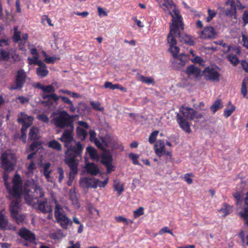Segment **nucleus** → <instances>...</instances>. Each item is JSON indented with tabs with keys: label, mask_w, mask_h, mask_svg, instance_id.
<instances>
[{
	"label": "nucleus",
	"mask_w": 248,
	"mask_h": 248,
	"mask_svg": "<svg viewBox=\"0 0 248 248\" xmlns=\"http://www.w3.org/2000/svg\"><path fill=\"white\" fill-rule=\"evenodd\" d=\"M74 129V126L65 129L59 138L64 143L65 147L67 148L65 152V158L76 159V157L80 156L82 153L83 146L79 142L75 140Z\"/></svg>",
	"instance_id": "1"
},
{
	"label": "nucleus",
	"mask_w": 248,
	"mask_h": 248,
	"mask_svg": "<svg viewBox=\"0 0 248 248\" xmlns=\"http://www.w3.org/2000/svg\"><path fill=\"white\" fill-rule=\"evenodd\" d=\"M173 11L174 14L170 12L172 17V23L170 25V31L168 35L167 41L170 45L169 51L172 55H175L179 52V47L176 46L177 41L175 38L177 35L178 36L179 31L183 30L184 25L182 23V18L180 16L178 12L176 10H174Z\"/></svg>",
	"instance_id": "2"
},
{
	"label": "nucleus",
	"mask_w": 248,
	"mask_h": 248,
	"mask_svg": "<svg viewBox=\"0 0 248 248\" xmlns=\"http://www.w3.org/2000/svg\"><path fill=\"white\" fill-rule=\"evenodd\" d=\"M202 117L201 113L192 108L182 106L180 108L179 112L176 113V121L181 128L186 133H190L191 130L190 124L187 120L200 119Z\"/></svg>",
	"instance_id": "3"
},
{
	"label": "nucleus",
	"mask_w": 248,
	"mask_h": 248,
	"mask_svg": "<svg viewBox=\"0 0 248 248\" xmlns=\"http://www.w3.org/2000/svg\"><path fill=\"white\" fill-rule=\"evenodd\" d=\"M77 115H70L66 111H61L51 121L56 128H69L74 126V119Z\"/></svg>",
	"instance_id": "4"
},
{
	"label": "nucleus",
	"mask_w": 248,
	"mask_h": 248,
	"mask_svg": "<svg viewBox=\"0 0 248 248\" xmlns=\"http://www.w3.org/2000/svg\"><path fill=\"white\" fill-rule=\"evenodd\" d=\"M25 200L30 203L33 199L42 198L44 195L42 188L33 180L28 181L27 186L24 188Z\"/></svg>",
	"instance_id": "5"
},
{
	"label": "nucleus",
	"mask_w": 248,
	"mask_h": 248,
	"mask_svg": "<svg viewBox=\"0 0 248 248\" xmlns=\"http://www.w3.org/2000/svg\"><path fill=\"white\" fill-rule=\"evenodd\" d=\"M55 203L54 209V217L57 222L60 224L62 228L64 229L68 228L69 225H72V221L66 215L62 205L58 203L56 200H54Z\"/></svg>",
	"instance_id": "6"
},
{
	"label": "nucleus",
	"mask_w": 248,
	"mask_h": 248,
	"mask_svg": "<svg viewBox=\"0 0 248 248\" xmlns=\"http://www.w3.org/2000/svg\"><path fill=\"white\" fill-rule=\"evenodd\" d=\"M108 181L107 178L104 181H101L93 177H85L81 178L79 181L80 186L83 188H96L97 186L104 187L106 186Z\"/></svg>",
	"instance_id": "7"
},
{
	"label": "nucleus",
	"mask_w": 248,
	"mask_h": 248,
	"mask_svg": "<svg viewBox=\"0 0 248 248\" xmlns=\"http://www.w3.org/2000/svg\"><path fill=\"white\" fill-rule=\"evenodd\" d=\"M16 164L15 156L14 154L5 152L1 155V167L5 171H11L14 170Z\"/></svg>",
	"instance_id": "8"
},
{
	"label": "nucleus",
	"mask_w": 248,
	"mask_h": 248,
	"mask_svg": "<svg viewBox=\"0 0 248 248\" xmlns=\"http://www.w3.org/2000/svg\"><path fill=\"white\" fill-rule=\"evenodd\" d=\"M27 75L23 69H20L16 72L14 82L10 85V90H20L24 86L27 78Z\"/></svg>",
	"instance_id": "9"
},
{
	"label": "nucleus",
	"mask_w": 248,
	"mask_h": 248,
	"mask_svg": "<svg viewBox=\"0 0 248 248\" xmlns=\"http://www.w3.org/2000/svg\"><path fill=\"white\" fill-rule=\"evenodd\" d=\"M14 42L19 43V46L20 49L22 50H25V46L28 42V34L26 33L21 34V31L18 30L17 26L14 27Z\"/></svg>",
	"instance_id": "10"
},
{
	"label": "nucleus",
	"mask_w": 248,
	"mask_h": 248,
	"mask_svg": "<svg viewBox=\"0 0 248 248\" xmlns=\"http://www.w3.org/2000/svg\"><path fill=\"white\" fill-rule=\"evenodd\" d=\"M64 162L70 169V172L69 174V180L67 182V185L70 186L72 185L75 174L78 173V162L76 159L68 158L64 159Z\"/></svg>",
	"instance_id": "11"
},
{
	"label": "nucleus",
	"mask_w": 248,
	"mask_h": 248,
	"mask_svg": "<svg viewBox=\"0 0 248 248\" xmlns=\"http://www.w3.org/2000/svg\"><path fill=\"white\" fill-rule=\"evenodd\" d=\"M203 76L206 80L213 82L219 81L220 73L217 68L213 67H206L202 72Z\"/></svg>",
	"instance_id": "12"
},
{
	"label": "nucleus",
	"mask_w": 248,
	"mask_h": 248,
	"mask_svg": "<svg viewBox=\"0 0 248 248\" xmlns=\"http://www.w3.org/2000/svg\"><path fill=\"white\" fill-rule=\"evenodd\" d=\"M177 54L172 55L174 58L172 62V66L176 70H182L186 64L187 58L184 54H181L180 55H177Z\"/></svg>",
	"instance_id": "13"
},
{
	"label": "nucleus",
	"mask_w": 248,
	"mask_h": 248,
	"mask_svg": "<svg viewBox=\"0 0 248 248\" xmlns=\"http://www.w3.org/2000/svg\"><path fill=\"white\" fill-rule=\"evenodd\" d=\"M226 4L230 6V8L224 9L223 7H220L219 8L220 11L224 13L225 16L230 17H232L234 19H236V8L235 5V2L234 0H227Z\"/></svg>",
	"instance_id": "14"
},
{
	"label": "nucleus",
	"mask_w": 248,
	"mask_h": 248,
	"mask_svg": "<svg viewBox=\"0 0 248 248\" xmlns=\"http://www.w3.org/2000/svg\"><path fill=\"white\" fill-rule=\"evenodd\" d=\"M33 117L21 112L17 116V122L22 124V127L28 128L32 124Z\"/></svg>",
	"instance_id": "15"
},
{
	"label": "nucleus",
	"mask_w": 248,
	"mask_h": 248,
	"mask_svg": "<svg viewBox=\"0 0 248 248\" xmlns=\"http://www.w3.org/2000/svg\"><path fill=\"white\" fill-rule=\"evenodd\" d=\"M37 209L44 214L50 213L52 211V208L50 203L48 202L46 199L37 201Z\"/></svg>",
	"instance_id": "16"
},
{
	"label": "nucleus",
	"mask_w": 248,
	"mask_h": 248,
	"mask_svg": "<svg viewBox=\"0 0 248 248\" xmlns=\"http://www.w3.org/2000/svg\"><path fill=\"white\" fill-rule=\"evenodd\" d=\"M103 142L107 147H111L114 149H119L122 150H124L123 147L116 139L107 137L103 140Z\"/></svg>",
	"instance_id": "17"
},
{
	"label": "nucleus",
	"mask_w": 248,
	"mask_h": 248,
	"mask_svg": "<svg viewBox=\"0 0 248 248\" xmlns=\"http://www.w3.org/2000/svg\"><path fill=\"white\" fill-rule=\"evenodd\" d=\"M217 32L214 27L208 26L201 32L200 37L204 39H212L215 37Z\"/></svg>",
	"instance_id": "18"
},
{
	"label": "nucleus",
	"mask_w": 248,
	"mask_h": 248,
	"mask_svg": "<svg viewBox=\"0 0 248 248\" xmlns=\"http://www.w3.org/2000/svg\"><path fill=\"white\" fill-rule=\"evenodd\" d=\"M18 234L20 237L30 242H33L35 239L34 234L25 228L19 229Z\"/></svg>",
	"instance_id": "19"
},
{
	"label": "nucleus",
	"mask_w": 248,
	"mask_h": 248,
	"mask_svg": "<svg viewBox=\"0 0 248 248\" xmlns=\"http://www.w3.org/2000/svg\"><path fill=\"white\" fill-rule=\"evenodd\" d=\"M0 228L3 230L16 229V227L9 223L6 217L0 212Z\"/></svg>",
	"instance_id": "20"
},
{
	"label": "nucleus",
	"mask_w": 248,
	"mask_h": 248,
	"mask_svg": "<svg viewBox=\"0 0 248 248\" xmlns=\"http://www.w3.org/2000/svg\"><path fill=\"white\" fill-rule=\"evenodd\" d=\"M155 153L159 157L166 154L165 143L162 140H158L156 141L155 145Z\"/></svg>",
	"instance_id": "21"
},
{
	"label": "nucleus",
	"mask_w": 248,
	"mask_h": 248,
	"mask_svg": "<svg viewBox=\"0 0 248 248\" xmlns=\"http://www.w3.org/2000/svg\"><path fill=\"white\" fill-rule=\"evenodd\" d=\"M186 73L190 78H197L200 75L201 69L194 65H191L187 68Z\"/></svg>",
	"instance_id": "22"
},
{
	"label": "nucleus",
	"mask_w": 248,
	"mask_h": 248,
	"mask_svg": "<svg viewBox=\"0 0 248 248\" xmlns=\"http://www.w3.org/2000/svg\"><path fill=\"white\" fill-rule=\"evenodd\" d=\"M216 43L218 44L223 47L222 51L224 53H228L231 50L234 51L236 54L239 55L241 53V49L239 47H235L232 48L231 46L227 45L223 41H218L216 42Z\"/></svg>",
	"instance_id": "23"
},
{
	"label": "nucleus",
	"mask_w": 248,
	"mask_h": 248,
	"mask_svg": "<svg viewBox=\"0 0 248 248\" xmlns=\"http://www.w3.org/2000/svg\"><path fill=\"white\" fill-rule=\"evenodd\" d=\"M11 194L15 197L19 198L21 192V184L19 181L14 179Z\"/></svg>",
	"instance_id": "24"
},
{
	"label": "nucleus",
	"mask_w": 248,
	"mask_h": 248,
	"mask_svg": "<svg viewBox=\"0 0 248 248\" xmlns=\"http://www.w3.org/2000/svg\"><path fill=\"white\" fill-rule=\"evenodd\" d=\"M104 88L106 89L109 88L111 90L120 89L121 91L126 92L127 91L126 89L124 87H122L119 84H113L112 82L109 81H106L104 85Z\"/></svg>",
	"instance_id": "25"
},
{
	"label": "nucleus",
	"mask_w": 248,
	"mask_h": 248,
	"mask_svg": "<svg viewBox=\"0 0 248 248\" xmlns=\"http://www.w3.org/2000/svg\"><path fill=\"white\" fill-rule=\"evenodd\" d=\"M19 201L18 199H16V201H13L10 205V211L11 213V215L15 216L17 213H19Z\"/></svg>",
	"instance_id": "26"
},
{
	"label": "nucleus",
	"mask_w": 248,
	"mask_h": 248,
	"mask_svg": "<svg viewBox=\"0 0 248 248\" xmlns=\"http://www.w3.org/2000/svg\"><path fill=\"white\" fill-rule=\"evenodd\" d=\"M178 36L182 42H184L189 46H192L194 44L193 40L189 35L186 34L181 33L180 31H179V34L178 33Z\"/></svg>",
	"instance_id": "27"
},
{
	"label": "nucleus",
	"mask_w": 248,
	"mask_h": 248,
	"mask_svg": "<svg viewBox=\"0 0 248 248\" xmlns=\"http://www.w3.org/2000/svg\"><path fill=\"white\" fill-rule=\"evenodd\" d=\"M233 210V207L227 203H224L222 207L218 210L219 212H222L224 216L230 214Z\"/></svg>",
	"instance_id": "28"
},
{
	"label": "nucleus",
	"mask_w": 248,
	"mask_h": 248,
	"mask_svg": "<svg viewBox=\"0 0 248 248\" xmlns=\"http://www.w3.org/2000/svg\"><path fill=\"white\" fill-rule=\"evenodd\" d=\"M47 146L48 147L58 151H60L62 150V145L55 140L49 141L47 143Z\"/></svg>",
	"instance_id": "29"
},
{
	"label": "nucleus",
	"mask_w": 248,
	"mask_h": 248,
	"mask_svg": "<svg viewBox=\"0 0 248 248\" xmlns=\"http://www.w3.org/2000/svg\"><path fill=\"white\" fill-rule=\"evenodd\" d=\"M39 129L36 127H32L30 130L29 138L31 140H37L39 138Z\"/></svg>",
	"instance_id": "30"
},
{
	"label": "nucleus",
	"mask_w": 248,
	"mask_h": 248,
	"mask_svg": "<svg viewBox=\"0 0 248 248\" xmlns=\"http://www.w3.org/2000/svg\"><path fill=\"white\" fill-rule=\"evenodd\" d=\"M88 173L92 175H96L99 172V169L94 164H89L86 166Z\"/></svg>",
	"instance_id": "31"
},
{
	"label": "nucleus",
	"mask_w": 248,
	"mask_h": 248,
	"mask_svg": "<svg viewBox=\"0 0 248 248\" xmlns=\"http://www.w3.org/2000/svg\"><path fill=\"white\" fill-rule=\"evenodd\" d=\"M113 187L114 190L117 192L118 196H120L124 190L123 185L118 180H114Z\"/></svg>",
	"instance_id": "32"
},
{
	"label": "nucleus",
	"mask_w": 248,
	"mask_h": 248,
	"mask_svg": "<svg viewBox=\"0 0 248 248\" xmlns=\"http://www.w3.org/2000/svg\"><path fill=\"white\" fill-rule=\"evenodd\" d=\"M48 72L46 66L42 67H37L36 69V74L38 76L41 78H44L46 76Z\"/></svg>",
	"instance_id": "33"
},
{
	"label": "nucleus",
	"mask_w": 248,
	"mask_h": 248,
	"mask_svg": "<svg viewBox=\"0 0 248 248\" xmlns=\"http://www.w3.org/2000/svg\"><path fill=\"white\" fill-rule=\"evenodd\" d=\"M223 107L221 100L217 99L215 101L214 104L211 106L210 109L215 113L218 109Z\"/></svg>",
	"instance_id": "34"
},
{
	"label": "nucleus",
	"mask_w": 248,
	"mask_h": 248,
	"mask_svg": "<svg viewBox=\"0 0 248 248\" xmlns=\"http://www.w3.org/2000/svg\"><path fill=\"white\" fill-rule=\"evenodd\" d=\"M137 79L138 80L144 83L150 84L154 83V80L151 77H145L143 75H137Z\"/></svg>",
	"instance_id": "35"
},
{
	"label": "nucleus",
	"mask_w": 248,
	"mask_h": 248,
	"mask_svg": "<svg viewBox=\"0 0 248 248\" xmlns=\"http://www.w3.org/2000/svg\"><path fill=\"white\" fill-rule=\"evenodd\" d=\"M112 156L108 153H104L102 155L101 162L104 165L111 163Z\"/></svg>",
	"instance_id": "36"
},
{
	"label": "nucleus",
	"mask_w": 248,
	"mask_h": 248,
	"mask_svg": "<svg viewBox=\"0 0 248 248\" xmlns=\"http://www.w3.org/2000/svg\"><path fill=\"white\" fill-rule=\"evenodd\" d=\"M235 109V106L230 102L227 108H225L224 111V115L225 117L226 118H228L231 116L232 112L234 111Z\"/></svg>",
	"instance_id": "37"
},
{
	"label": "nucleus",
	"mask_w": 248,
	"mask_h": 248,
	"mask_svg": "<svg viewBox=\"0 0 248 248\" xmlns=\"http://www.w3.org/2000/svg\"><path fill=\"white\" fill-rule=\"evenodd\" d=\"M77 133L78 138L81 140H84L87 135V133L84 129L78 127L77 128Z\"/></svg>",
	"instance_id": "38"
},
{
	"label": "nucleus",
	"mask_w": 248,
	"mask_h": 248,
	"mask_svg": "<svg viewBox=\"0 0 248 248\" xmlns=\"http://www.w3.org/2000/svg\"><path fill=\"white\" fill-rule=\"evenodd\" d=\"M227 58L233 65H236L239 63V59L236 55L230 53L227 55Z\"/></svg>",
	"instance_id": "39"
},
{
	"label": "nucleus",
	"mask_w": 248,
	"mask_h": 248,
	"mask_svg": "<svg viewBox=\"0 0 248 248\" xmlns=\"http://www.w3.org/2000/svg\"><path fill=\"white\" fill-rule=\"evenodd\" d=\"M69 198L71 201L72 204L77 205L78 204V199L76 195L74 189H71L69 190Z\"/></svg>",
	"instance_id": "40"
},
{
	"label": "nucleus",
	"mask_w": 248,
	"mask_h": 248,
	"mask_svg": "<svg viewBox=\"0 0 248 248\" xmlns=\"http://www.w3.org/2000/svg\"><path fill=\"white\" fill-rule=\"evenodd\" d=\"M50 237L52 239L55 240H59L63 237V234L62 231L59 230L55 232L51 233L50 234Z\"/></svg>",
	"instance_id": "41"
},
{
	"label": "nucleus",
	"mask_w": 248,
	"mask_h": 248,
	"mask_svg": "<svg viewBox=\"0 0 248 248\" xmlns=\"http://www.w3.org/2000/svg\"><path fill=\"white\" fill-rule=\"evenodd\" d=\"M90 104L93 108L96 110L100 111L104 110V108L101 106L100 103L98 101H91Z\"/></svg>",
	"instance_id": "42"
},
{
	"label": "nucleus",
	"mask_w": 248,
	"mask_h": 248,
	"mask_svg": "<svg viewBox=\"0 0 248 248\" xmlns=\"http://www.w3.org/2000/svg\"><path fill=\"white\" fill-rule=\"evenodd\" d=\"M86 152L89 154L91 158L94 159L97 157V152L94 148L88 146L86 148Z\"/></svg>",
	"instance_id": "43"
},
{
	"label": "nucleus",
	"mask_w": 248,
	"mask_h": 248,
	"mask_svg": "<svg viewBox=\"0 0 248 248\" xmlns=\"http://www.w3.org/2000/svg\"><path fill=\"white\" fill-rule=\"evenodd\" d=\"M115 220L118 222H124L126 225L133 223V221L127 219L123 216H117L115 217Z\"/></svg>",
	"instance_id": "44"
},
{
	"label": "nucleus",
	"mask_w": 248,
	"mask_h": 248,
	"mask_svg": "<svg viewBox=\"0 0 248 248\" xmlns=\"http://www.w3.org/2000/svg\"><path fill=\"white\" fill-rule=\"evenodd\" d=\"M239 236L244 245L248 246V234H245L243 232H241Z\"/></svg>",
	"instance_id": "45"
},
{
	"label": "nucleus",
	"mask_w": 248,
	"mask_h": 248,
	"mask_svg": "<svg viewBox=\"0 0 248 248\" xmlns=\"http://www.w3.org/2000/svg\"><path fill=\"white\" fill-rule=\"evenodd\" d=\"M129 157L132 160V162L134 164L140 165L138 161V158H139V155L134 153H130L129 155Z\"/></svg>",
	"instance_id": "46"
},
{
	"label": "nucleus",
	"mask_w": 248,
	"mask_h": 248,
	"mask_svg": "<svg viewBox=\"0 0 248 248\" xmlns=\"http://www.w3.org/2000/svg\"><path fill=\"white\" fill-rule=\"evenodd\" d=\"M12 217L14 218L17 224L22 223L25 218V216L22 214H19V213L15 215V216H12Z\"/></svg>",
	"instance_id": "47"
},
{
	"label": "nucleus",
	"mask_w": 248,
	"mask_h": 248,
	"mask_svg": "<svg viewBox=\"0 0 248 248\" xmlns=\"http://www.w3.org/2000/svg\"><path fill=\"white\" fill-rule=\"evenodd\" d=\"M158 133L159 131L157 130L154 131L151 133L149 138V142L151 144L155 143Z\"/></svg>",
	"instance_id": "48"
},
{
	"label": "nucleus",
	"mask_w": 248,
	"mask_h": 248,
	"mask_svg": "<svg viewBox=\"0 0 248 248\" xmlns=\"http://www.w3.org/2000/svg\"><path fill=\"white\" fill-rule=\"evenodd\" d=\"M242 41L240 44L246 49H248V37L243 33H242Z\"/></svg>",
	"instance_id": "49"
},
{
	"label": "nucleus",
	"mask_w": 248,
	"mask_h": 248,
	"mask_svg": "<svg viewBox=\"0 0 248 248\" xmlns=\"http://www.w3.org/2000/svg\"><path fill=\"white\" fill-rule=\"evenodd\" d=\"M43 168V174L50 173L52 171L50 169V164L49 163H46L42 165Z\"/></svg>",
	"instance_id": "50"
},
{
	"label": "nucleus",
	"mask_w": 248,
	"mask_h": 248,
	"mask_svg": "<svg viewBox=\"0 0 248 248\" xmlns=\"http://www.w3.org/2000/svg\"><path fill=\"white\" fill-rule=\"evenodd\" d=\"M9 52L3 49L0 50V57L3 60H7L9 58Z\"/></svg>",
	"instance_id": "51"
},
{
	"label": "nucleus",
	"mask_w": 248,
	"mask_h": 248,
	"mask_svg": "<svg viewBox=\"0 0 248 248\" xmlns=\"http://www.w3.org/2000/svg\"><path fill=\"white\" fill-rule=\"evenodd\" d=\"M194 175L192 173H186L184 175V179L185 181L188 184L190 185L192 183L193 180L190 177H193Z\"/></svg>",
	"instance_id": "52"
},
{
	"label": "nucleus",
	"mask_w": 248,
	"mask_h": 248,
	"mask_svg": "<svg viewBox=\"0 0 248 248\" xmlns=\"http://www.w3.org/2000/svg\"><path fill=\"white\" fill-rule=\"evenodd\" d=\"M242 19L243 22V26L248 24V10L244 11L242 16Z\"/></svg>",
	"instance_id": "53"
},
{
	"label": "nucleus",
	"mask_w": 248,
	"mask_h": 248,
	"mask_svg": "<svg viewBox=\"0 0 248 248\" xmlns=\"http://www.w3.org/2000/svg\"><path fill=\"white\" fill-rule=\"evenodd\" d=\"M43 91L45 93H54L55 89L52 85H49L47 86H44Z\"/></svg>",
	"instance_id": "54"
},
{
	"label": "nucleus",
	"mask_w": 248,
	"mask_h": 248,
	"mask_svg": "<svg viewBox=\"0 0 248 248\" xmlns=\"http://www.w3.org/2000/svg\"><path fill=\"white\" fill-rule=\"evenodd\" d=\"M144 214V208L142 207H139L137 210L134 211L135 218H137Z\"/></svg>",
	"instance_id": "55"
},
{
	"label": "nucleus",
	"mask_w": 248,
	"mask_h": 248,
	"mask_svg": "<svg viewBox=\"0 0 248 248\" xmlns=\"http://www.w3.org/2000/svg\"><path fill=\"white\" fill-rule=\"evenodd\" d=\"M208 16L206 19L207 22H210L216 15L217 13L214 10L210 9L208 10Z\"/></svg>",
	"instance_id": "56"
},
{
	"label": "nucleus",
	"mask_w": 248,
	"mask_h": 248,
	"mask_svg": "<svg viewBox=\"0 0 248 248\" xmlns=\"http://www.w3.org/2000/svg\"><path fill=\"white\" fill-rule=\"evenodd\" d=\"M57 171L59 174L58 181L61 183L64 178V171L62 168L59 167L57 169Z\"/></svg>",
	"instance_id": "57"
},
{
	"label": "nucleus",
	"mask_w": 248,
	"mask_h": 248,
	"mask_svg": "<svg viewBox=\"0 0 248 248\" xmlns=\"http://www.w3.org/2000/svg\"><path fill=\"white\" fill-rule=\"evenodd\" d=\"M241 93L244 97L248 99V94H247V85L242 82L241 87Z\"/></svg>",
	"instance_id": "58"
},
{
	"label": "nucleus",
	"mask_w": 248,
	"mask_h": 248,
	"mask_svg": "<svg viewBox=\"0 0 248 248\" xmlns=\"http://www.w3.org/2000/svg\"><path fill=\"white\" fill-rule=\"evenodd\" d=\"M37 118L38 120L44 122V123H48L49 122V118L45 114H41L37 116Z\"/></svg>",
	"instance_id": "59"
},
{
	"label": "nucleus",
	"mask_w": 248,
	"mask_h": 248,
	"mask_svg": "<svg viewBox=\"0 0 248 248\" xmlns=\"http://www.w3.org/2000/svg\"><path fill=\"white\" fill-rule=\"evenodd\" d=\"M28 173H32L33 170L36 168V163L32 160L31 161L30 164L27 167Z\"/></svg>",
	"instance_id": "60"
},
{
	"label": "nucleus",
	"mask_w": 248,
	"mask_h": 248,
	"mask_svg": "<svg viewBox=\"0 0 248 248\" xmlns=\"http://www.w3.org/2000/svg\"><path fill=\"white\" fill-rule=\"evenodd\" d=\"M17 100L22 104L28 103L30 101V99L28 97L24 96H18L17 98Z\"/></svg>",
	"instance_id": "61"
},
{
	"label": "nucleus",
	"mask_w": 248,
	"mask_h": 248,
	"mask_svg": "<svg viewBox=\"0 0 248 248\" xmlns=\"http://www.w3.org/2000/svg\"><path fill=\"white\" fill-rule=\"evenodd\" d=\"M164 2L162 3H160L161 6H164L167 8H171L172 5L173 4L172 0H163Z\"/></svg>",
	"instance_id": "62"
},
{
	"label": "nucleus",
	"mask_w": 248,
	"mask_h": 248,
	"mask_svg": "<svg viewBox=\"0 0 248 248\" xmlns=\"http://www.w3.org/2000/svg\"><path fill=\"white\" fill-rule=\"evenodd\" d=\"M28 128H25L24 127H22L21 129V135L20 136V139L22 140V141L25 143L26 141V131Z\"/></svg>",
	"instance_id": "63"
},
{
	"label": "nucleus",
	"mask_w": 248,
	"mask_h": 248,
	"mask_svg": "<svg viewBox=\"0 0 248 248\" xmlns=\"http://www.w3.org/2000/svg\"><path fill=\"white\" fill-rule=\"evenodd\" d=\"M191 62L193 63H198L200 65L202 64L204 62L203 59L199 56H196L193 59H191Z\"/></svg>",
	"instance_id": "64"
}]
</instances>
